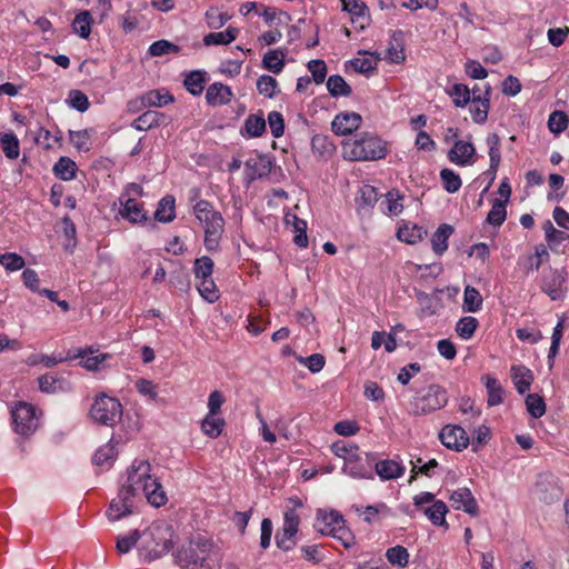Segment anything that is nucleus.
<instances>
[{"instance_id":"obj_1","label":"nucleus","mask_w":569,"mask_h":569,"mask_svg":"<svg viewBox=\"0 0 569 569\" xmlns=\"http://www.w3.org/2000/svg\"><path fill=\"white\" fill-rule=\"evenodd\" d=\"M121 486L136 500L143 496L156 508L164 506L168 501L167 493L157 476L152 472V466L148 460H133L127 469V477Z\"/></svg>"},{"instance_id":"obj_2","label":"nucleus","mask_w":569,"mask_h":569,"mask_svg":"<svg viewBox=\"0 0 569 569\" xmlns=\"http://www.w3.org/2000/svg\"><path fill=\"white\" fill-rule=\"evenodd\" d=\"M387 142L375 133L361 132L342 143L343 158L350 161H377L387 156Z\"/></svg>"},{"instance_id":"obj_3","label":"nucleus","mask_w":569,"mask_h":569,"mask_svg":"<svg viewBox=\"0 0 569 569\" xmlns=\"http://www.w3.org/2000/svg\"><path fill=\"white\" fill-rule=\"evenodd\" d=\"M212 543L202 537L182 543L173 553L174 562L181 569H210L209 558Z\"/></svg>"},{"instance_id":"obj_4","label":"nucleus","mask_w":569,"mask_h":569,"mask_svg":"<svg viewBox=\"0 0 569 569\" xmlns=\"http://www.w3.org/2000/svg\"><path fill=\"white\" fill-rule=\"evenodd\" d=\"M172 531L167 526L153 525L141 532L140 556L148 562L167 555L172 547Z\"/></svg>"},{"instance_id":"obj_5","label":"nucleus","mask_w":569,"mask_h":569,"mask_svg":"<svg viewBox=\"0 0 569 569\" xmlns=\"http://www.w3.org/2000/svg\"><path fill=\"white\" fill-rule=\"evenodd\" d=\"M196 218L204 228V247L212 252L219 248V242L224 231V220L218 211L213 210L210 202L198 201L193 207Z\"/></svg>"},{"instance_id":"obj_6","label":"nucleus","mask_w":569,"mask_h":569,"mask_svg":"<svg viewBox=\"0 0 569 569\" xmlns=\"http://www.w3.org/2000/svg\"><path fill=\"white\" fill-rule=\"evenodd\" d=\"M315 528L325 536H331L341 542L346 548L356 543L353 533L346 527V521L336 510H318Z\"/></svg>"},{"instance_id":"obj_7","label":"nucleus","mask_w":569,"mask_h":569,"mask_svg":"<svg viewBox=\"0 0 569 569\" xmlns=\"http://www.w3.org/2000/svg\"><path fill=\"white\" fill-rule=\"evenodd\" d=\"M447 402V391L438 385H430L423 393L411 400V413L415 416L429 415L443 408Z\"/></svg>"},{"instance_id":"obj_8","label":"nucleus","mask_w":569,"mask_h":569,"mask_svg":"<svg viewBox=\"0 0 569 569\" xmlns=\"http://www.w3.org/2000/svg\"><path fill=\"white\" fill-rule=\"evenodd\" d=\"M41 412L31 403L18 402L11 409L13 430L23 437L36 432L40 426Z\"/></svg>"},{"instance_id":"obj_9","label":"nucleus","mask_w":569,"mask_h":569,"mask_svg":"<svg viewBox=\"0 0 569 569\" xmlns=\"http://www.w3.org/2000/svg\"><path fill=\"white\" fill-rule=\"evenodd\" d=\"M91 418L104 426H114L121 420L122 405L117 398L101 395L96 398L91 409Z\"/></svg>"},{"instance_id":"obj_10","label":"nucleus","mask_w":569,"mask_h":569,"mask_svg":"<svg viewBox=\"0 0 569 569\" xmlns=\"http://www.w3.org/2000/svg\"><path fill=\"white\" fill-rule=\"evenodd\" d=\"M136 503L137 500L121 486L117 497L110 501L106 515L110 521H118L121 518L131 515Z\"/></svg>"},{"instance_id":"obj_11","label":"nucleus","mask_w":569,"mask_h":569,"mask_svg":"<svg viewBox=\"0 0 569 569\" xmlns=\"http://www.w3.org/2000/svg\"><path fill=\"white\" fill-rule=\"evenodd\" d=\"M439 439L445 447L456 451H461L469 445L466 430L457 425L445 426L439 433Z\"/></svg>"},{"instance_id":"obj_12","label":"nucleus","mask_w":569,"mask_h":569,"mask_svg":"<svg viewBox=\"0 0 569 569\" xmlns=\"http://www.w3.org/2000/svg\"><path fill=\"white\" fill-rule=\"evenodd\" d=\"M567 273L563 270H550L545 274L541 289L551 300L562 299L566 293Z\"/></svg>"},{"instance_id":"obj_13","label":"nucleus","mask_w":569,"mask_h":569,"mask_svg":"<svg viewBox=\"0 0 569 569\" xmlns=\"http://www.w3.org/2000/svg\"><path fill=\"white\" fill-rule=\"evenodd\" d=\"M362 123V117L353 111H345L335 116L331 130L337 136H349L357 131Z\"/></svg>"},{"instance_id":"obj_14","label":"nucleus","mask_w":569,"mask_h":569,"mask_svg":"<svg viewBox=\"0 0 569 569\" xmlns=\"http://www.w3.org/2000/svg\"><path fill=\"white\" fill-rule=\"evenodd\" d=\"M490 94L491 87L490 84L485 86L483 94H479L478 97H472L470 100V114L473 122L482 124L487 121L489 107H490Z\"/></svg>"},{"instance_id":"obj_15","label":"nucleus","mask_w":569,"mask_h":569,"mask_svg":"<svg viewBox=\"0 0 569 569\" xmlns=\"http://www.w3.org/2000/svg\"><path fill=\"white\" fill-rule=\"evenodd\" d=\"M476 150L472 143L458 140L448 152V158L452 163L467 166L475 162Z\"/></svg>"},{"instance_id":"obj_16","label":"nucleus","mask_w":569,"mask_h":569,"mask_svg":"<svg viewBox=\"0 0 569 569\" xmlns=\"http://www.w3.org/2000/svg\"><path fill=\"white\" fill-rule=\"evenodd\" d=\"M451 507L469 515L478 512V503L468 488H459L450 495Z\"/></svg>"},{"instance_id":"obj_17","label":"nucleus","mask_w":569,"mask_h":569,"mask_svg":"<svg viewBox=\"0 0 569 569\" xmlns=\"http://www.w3.org/2000/svg\"><path fill=\"white\" fill-rule=\"evenodd\" d=\"M376 473L382 481L398 479L403 476L406 467L396 459L379 460L375 463Z\"/></svg>"},{"instance_id":"obj_18","label":"nucleus","mask_w":569,"mask_h":569,"mask_svg":"<svg viewBox=\"0 0 569 569\" xmlns=\"http://www.w3.org/2000/svg\"><path fill=\"white\" fill-rule=\"evenodd\" d=\"M355 510L367 523H373L380 519L392 516L391 508H389L385 502H378L370 506H358L355 507Z\"/></svg>"},{"instance_id":"obj_19","label":"nucleus","mask_w":569,"mask_h":569,"mask_svg":"<svg viewBox=\"0 0 569 569\" xmlns=\"http://www.w3.org/2000/svg\"><path fill=\"white\" fill-rule=\"evenodd\" d=\"M510 378L515 385L516 390L523 395L529 389L533 381L532 371L523 365H513L510 368Z\"/></svg>"},{"instance_id":"obj_20","label":"nucleus","mask_w":569,"mask_h":569,"mask_svg":"<svg viewBox=\"0 0 569 569\" xmlns=\"http://www.w3.org/2000/svg\"><path fill=\"white\" fill-rule=\"evenodd\" d=\"M232 96L230 87L214 82L208 87L206 100L210 106H223L231 101Z\"/></svg>"},{"instance_id":"obj_21","label":"nucleus","mask_w":569,"mask_h":569,"mask_svg":"<svg viewBox=\"0 0 569 569\" xmlns=\"http://www.w3.org/2000/svg\"><path fill=\"white\" fill-rule=\"evenodd\" d=\"M342 471L352 478L373 479L371 466L367 463V460L361 458L360 453L358 455V458L353 459L349 463H345Z\"/></svg>"},{"instance_id":"obj_22","label":"nucleus","mask_w":569,"mask_h":569,"mask_svg":"<svg viewBox=\"0 0 569 569\" xmlns=\"http://www.w3.org/2000/svg\"><path fill=\"white\" fill-rule=\"evenodd\" d=\"M121 204L120 214L130 222L137 223L147 219L146 211L138 200L128 198L124 201L121 200Z\"/></svg>"},{"instance_id":"obj_23","label":"nucleus","mask_w":569,"mask_h":569,"mask_svg":"<svg viewBox=\"0 0 569 569\" xmlns=\"http://www.w3.org/2000/svg\"><path fill=\"white\" fill-rule=\"evenodd\" d=\"M378 201V192L375 187L363 184L356 196L357 210L359 212H369Z\"/></svg>"},{"instance_id":"obj_24","label":"nucleus","mask_w":569,"mask_h":569,"mask_svg":"<svg viewBox=\"0 0 569 569\" xmlns=\"http://www.w3.org/2000/svg\"><path fill=\"white\" fill-rule=\"evenodd\" d=\"M342 8L345 11L350 13L351 21L353 23H359L360 29H363L367 21V6L361 0H341Z\"/></svg>"},{"instance_id":"obj_25","label":"nucleus","mask_w":569,"mask_h":569,"mask_svg":"<svg viewBox=\"0 0 569 569\" xmlns=\"http://www.w3.org/2000/svg\"><path fill=\"white\" fill-rule=\"evenodd\" d=\"M239 34V29L229 26L224 31L210 32L203 37V44L210 46H227L234 41Z\"/></svg>"},{"instance_id":"obj_26","label":"nucleus","mask_w":569,"mask_h":569,"mask_svg":"<svg viewBox=\"0 0 569 569\" xmlns=\"http://www.w3.org/2000/svg\"><path fill=\"white\" fill-rule=\"evenodd\" d=\"M226 421L220 415H206L201 421V431L211 439H217L223 431Z\"/></svg>"},{"instance_id":"obj_27","label":"nucleus","mask_w":569,"mask_h":569,"mask_svg":"<svg viewBox=\"0 0 569 569\" xmlns=\"http://www.w3.org/2000/svg\"><path fill=\"white\" fill-rule=\"evenodd\" d=\"M485 386L487 389L488 399L487 402L490 407L498 406L503 401L505 390L499 380L492 376H485Z\"/></svg>"},{"instance_id":"obj_28","label":"nucleus","mask_w":569,"mask_h":569,"mask_svg":"<svg viewBox=\"0 0 569 569\" xmlns=\"http://www.w3.org/2000/svg\"><path fill=\"white\" fill-rule=\"evenodd\" d=\"M448 512V508L446 503L441 500H437L430 506L423 508V513L431 521L433 526L438 527H448L446 521V515Z\"/></svg>"},{"instance_id":"obj_29","label":"nucleus","mask_w":569,"mask_h":569,"mask_svg":"<svg viewBox=\"0 0 569 569\" xmlns=\"http://www.w3.org/2000/svg\"><path fill=\"white\" fill-rule=\"evenodd\" d=\"M487 146L489 148L488 154L490 158V167L487 170L489 176L495 177L497 174V169L500 163V139L498 134L490 133L486 139Z\"/></svg>"},{"instance_id":"obj_30","label":"nucleus","mask_w":569,"mask_h":569,"mask_svg":"<svg viewBox=\"0 0 569 569\" xmlns=\"http://www.w3.org/2000/svg\"><path fill=\"white\" fill-rule=\"evenodd\" d=\"M93 20L92 14L88 10L80 11L72 21V30L82 39H88L91 33Z\"/></svg>"},{"instance_id":"obj_31","label":"nucleus","mask_w":569,"mask_h":569,"mask_svg":"<svg viewBox=\"0 0 569 569\" xmlns=\"http://www.w3.org/2000/svg\"><path fill=\"white\" fill-rule=\"evenodd\" d=\"M331 451L339 458L345 460V463H349L353 459L358 458L360 453L359 447L347 440H338L331 445Z\"/></svg>"},{"instance_id":"obj_32","label":"nucleus","mask_w":569,"mask_h":569,"mask_svg":"<svg viewBox=\"0 0 569 569\" xmlns=\"http://www.w3.org/2000/svg\"><path fill=\"white\" fill-rule=\"evenodd\" d=\"M453 228L449 224H441L432 234L431 244L432 250L438 256H441L448 249V239L452 234Z\"/></svg>"},{"instance_id":"obj_33","label":"nucleus","mask_w":569,"mask_h":569,"mask_svg":"<svg viewBox=\"0 0 569 569\" xmlns=\"http://www.w3.org/2000/svg\"><path fill=\"white\" fill-rule=\"evenodd\" d=\"M286 222L288 224L293 226V230L296 232V236L293 238L295 243L300 248H307L308 247V237H307V222L300 218H298L293 213H287L286 214Z\"/></svg>"},{"instance_id":"obj_34","label":"nucleus","mask_w":569,"mask_h":569,"mask_svg":"<svg viewBox=\"0 0 569 569\" xmlns=\"http://www.w3.org/2000/svg\"><path fill=\"white\" fill-rule=\"evenodd\" d=\"M385 206L382 211L389 216H398L403 210V194L398 190H390L386 193L385 200L381 203Z\"/></svg>"},{"instance_id":"obj_35","label":"nucleus","mask_w":569,"mask_h":569,"mask_svg":"<svg viewBox=\"0 0 569 569\" xmlns=\"http://www.w3.org/2000/svg\"><path fill=\"white\" fill-rule=\"evenodd\" d=\"M116 445L111 439L108 443L101 446L94 453L93 463L100 467L109 468L116 459Z\"/></svg>"},{"instance_id":"obj_36","label":"nucleus","mask_w":569,"mask_h":569,"mask_svg":"<svg viewBox=\"0 0 569 569\" xmlns=\"http://www.w3.org/2000/svg\"><path fill=\"white\" fill-rule=\"evenodd\" d=\"M0 147L8 159H17L20 154L19 139L13 132H0Z\"/></svg>"},{"instance_id":"obj_37","label":"nucleus","mask_w":569,"mask_h":569,"mask_svg":"<svg viewBox=\"0 0 569 569\" xmlns=\"http://www.w3.org/2000/svg\"><path fill=\"white\" fill-rule=\"evenodd\" d=\"M483 299L479 290L471 286H466L463 290L462 309L465 312H477L482 308Z\"/></svg>"},{"instance_id":"obj_38","label":"nucleus","mask_w":569,"mask_h":569,"mask_svg":"<svg viewBox=\"0 0 569 569\" xmlns=\"http://www.w3.org/2000/svg\"><path fill=\"white\" fill-rule=\"evenodd\" d=\"M163 114L149 110L139 116L133 122L132 127L138 131H146L156 126H159L162 122Z\"/></svg>"},{"instance_id":"obj_39","label":"nucleus","mask_w":569,"mask_h":569,"mask_svg":"<svg viewBox=\"0 0 569 569\" xmlns=\"http://www.w3.org/2000/svg\"><path fill=\"white\" fill-rule=\"evenodd\" d=\"M447 94L452 99V102L458 108L466 107L471 100V91L463 83H455L446 89Z\"/></svg>"},{"instance_id":"obj_40","label":"nucleus","mask_w":569,"mask_h":569,"mask_svg":"<svg viewBox=\"0 0 569 569\" xmlns=\"http://www.w3.org/2000/svg\"><path fill=\"white\" fill-rule=\"evenodd\" d=\"M423 234H426V231L422 227L417 224L409 226L405 223L400 226L397 231V238L409 244H415L420 241Z\"/></svg>"},{"instance_id":"obj_41","label":"nucleus","mask_w":569,"mask_h":569,"mask_svg":"<svg viewBox=\"0 0 569 569\" xmlns=\"http://www.w3.org/2000/svg\"><path fill=\"white\" fill-rule=\"evenodd\" d=\"M266 130V120L262 116L250 114L242 129V134L249 138L260 137Z\"/></svg>"},{"instance_id":"obj_42","label":"nucleus","mask_w":569,"mask_h":569,"mask_svg":"<svg viewBox=\"0 0 569 569\" xmlns=\"http://www.w3.org/2000/svg\"><path fill=\"white\" fill-rule=\"evenodd\" d=\"M262 67L272 73H280L284 67V54L280 50L268 51L262 59Z\"/></svg>"},{"instance_id":"obj_43","label":"nucleus","mask_w":569,"mask_h":569,"mask_svg":"<svg viewBox=\"0 0 569 569\" xmlns=\"http://www.w3.org/2000/svg\"><path fill=\"white\" fill-rule=\"evenodd\" d=\"M204 83L206 72L199 70L190 72L183 81L186 89L193 96H199L202 93Z\"/></svg>"},{"instance_id":"obj_44","label":"nucleus","mask_w":569,"mask_h":569,"mask_svg":"<svg viewBox=\"0 0 569 569\" xmlns=\"http://www.w3.org/2000/svg\"><path fill=\"white\" fill-rule=\"evenodd\" d=\"M542 230L545 232V239L551 248L557 247L569 239V234L556 229L550 220H546L543 222Z\"/></svg>"},{"instance_id":"obj_45","label":"nucleus","mask_w":569,"mask_h":569,"mask_svg":"<svg viewBox=\"0 0 569 569\" xmlns=\"http://www.w3.org/2000/svg\"><path fill=\"white\" fill-rule=\"evenodd\" d=\"M72 358H81V365L88 370H99L102 367L104 360H107L110 356L107 353H98L93 355L92 352L88 353L87 351H80L78 355L71 356Z\"/></svg>"},{"instance_id":"obj_46","label":"nucleus","mask_w":569,"mask_h":569,"mask_svg":"<svg viewBox=\"0 0 569 569\" xmlns=\"http://www.w3.org/2000/svg\"><path fill=\"white\" fill-rule=\"evenodd\" d=\"M158 221L170 222L174 218V199L170 196L162 198L154 212Z\"/></svg>"},{"instance_id":"obj_47","label":"nucleus","mask_w":569,"mask_h":569,"mask_svg":"<svg viewBox=\"0 0 569 569\" xmlns=\"http://www.w3.org/2000/svg\"><path fill=\"white\" fill-rule=\"evenodd\" d=\"M213 267V260L207 256L196 259L193 264L196 281L212 278Z\"/></svg>"},{"instance_id":"obj_48","label":"nucleus","mask_w":569,"mask_h":569,"mask_svg":"<svg viewBox=\"0 0 569 569\" xmlns=\"http://www.w3.org/2000/svg\"><path fill=\"white\" fill-rule=\"evenodd\" d=\"M478 326H479V322L475 317L466 316V317H462L457 322L456 332L460 338L468 340L475 335Z\"/></svg>"},{"instance_id":"obj_49","label":"nucleus","mask_w":569,"mask_h":569,"mask_svg":"<svg viewBox=\"0 0 569 569\" xmlns=\"http://www.w3.org/2000/svg\"><path fill=\"white\" fill-rule=\"evenodd\" d=\"M196 286L206 301L212 303L219 299V290L212 278L198 280Z\"/></svg>"},{"instance_id":"obj_50","label":"nucleus","mask_w":569,"mask_h":569,"mask_svg":"<svg viewBox=\"0 0 569 569\" xmlns=\"http://www.w3.org/2000/svg\"><path fill=\"white\" fill-rule=\"evenodd\" d=\"M173 101V97L168 92L151 90L142 97V104L146 107H162Z\"/></svg>"},{"instance_id":"obj_51","label":"nucleus","mask_w":569,"mask_h":569,"mask_svg":"<svg viewBox=\"0 0 569 569\" xmlns=\"http://www.w3.org/2000/svg\"><path fill=\"white\" fill-rule=\"evenodd\" d=\"M327 89L332 97H347L351 93V88L349 84L341 76L338 74L329 77L327 81Z\"/></svg>"},{"instance_id":"obj_52","label":"nucleus","mask_w":569,"mask_h":569,"mask_svg":"<svg viewBox=\"0 0 569 569\" xmlns=\"http://www.w3.org/2000/svg\"><path fill=\"white\" fill-rule=\"evenodd\" d=\"M228 13L221 12L218 8L211 7L207 10L204 19L210 29H220L230 20Z\"/></svg>"},{"instance_id":"obj_53","label":"nucleus","mask_w":569,"mask_h":569,"mask_svg":"<svg viewBox=\"0 0 569 569\" xmlns=\"http://www.w3.org/2000/svg\"><path fill=\"white\" fill-rule=\"evenodd\" d=\"M179 51L180 48L177 44L163 39L154 41L148 49V53L151 57H161L164 54L178 53Z\"/></svg>"},{"instance_id":"obj_54","label":"nucleus","mask_w":569,"mask_h":569,"mask_svg":"<svg viewBox=\"0 0 569 569\" xmlns=\"http://www.w3.org/2000/svg\"><path fill=\"white\" fill-rule=\"evenodd\" d=\"M139 540L141 541V533L136 529L128 535L119 536L117 538L116 548L118 552L127 553L138 543Z\"/></svg>"},{"instance_id":"obj_55","label":"nucleus","mask_w":569,"mask_h":569,"mask_svg":"<svg viewBox=\"0 0 569 569\" xmlns=\"http://www.w3.org/2000/svg\"><path fill=\"white\" fill-rule=\"evenodd\" d=\"M257 90L267 98H273L278 91V82L271 76H260L257 80Z\"/></svg>"},{"instance_id":"obj_56","label":"nucleus","mask_w":569,"mask_h":569,"mask_svg":"<svg viewBox=\"0 0 569 569\" xmlns=\"http://www.w3.org/2000/svg\"><path fill=\"white\" fill-rule=\"evenodd\" d=\"M386 557L391 565L400 568L406 567L409 561V553L402 546L389 548L386 552Z\"/></svg>"},{"instance_id":"obj_57","label":"nucleus","mask_w":569,"mask_h":569,"mask_svg":"<svg viewBox=\"0 0 569 569\" xmlns=\"http://www.w3.org/2000/svg\"><path fill=\"white\" fill-rule=\"evenodd\" d=\"M53 172L56 176H60L61 178H74L77 172V164L72 159L68 157H61L54 164Z\"/></svg>"},{"instance_id":"obj_58","label":"nucleus","mask_w":569,"mask_h":569,"mask_svg":"<svg viewBox=\"0 0 569 569\" xmlns=\"http://www.w3.org/2000/svg\"><path fill=\"white\" fill-rule=\"evenodd\" d=\"M526 407L533 418H540L546 412V405L542 397L537 393H529L526 397Z\"/></svg>"},{"instance_id":"obj_59","label":"nucleus","mask_w":569,"mask_h":569,"mask_svg":"<svg viewBox=\"0 0 569 569\" xmlns=\"http://www.w3.org/2000/svg\"><path fill=\"white\" fill-rule=\"evenodd\" d=\"M569 120L563 111H553L548 119V128L551 132L558 134L563 132L568 127Z\"/></svg>"},{"instance_id":"obj_60","label":"nucleus","mask_w":569,"mask_h":569,"mask_svg":"<svg viewBox=\"0 0 569 569\" xmlns=\"http://www.w3.org/2000/svg\"><path fill=\"white\" fill-rule=\"evenodd\" d=\"M0 264L7 271H18L24 267V259L14 252H6L0 254Z\"/></svg>"},{"instance_id":"obj_61","label":"nucleus","mask_w":569,"mask_h":569,"mask_svg":"<svg viewBox=\"0 0 569 569\" xmlns=\"http://www.w3.org/2000/svg\"><path fill=\"white\" fill-rule=\"evenodd\" d=\"M70 142L79 151H88L90 149V131L77 130L70 131Z\"/></svg>"},{"instance_id":"obj_62","label":"nucleus","mask_w":569,"mask_h":569,"mask_svg":"<svg viewBox=\"0 0 569 569\" xmlns=\"http://www.w3.org/2000/svg\"><path fill=\"white\" fill-rule=\"evenodd\" d=\"M67 102L69 106L80 112H84L89 109L88 97L80 90H71L68 94Z\"/></svg>"},{"instance_id":"obj_63","label":"nucleus","mask_w":569,"mask_h":569,"mask_svg":"<svg viewBox=\"0 0 569 569\" xmlns=\"http://www.w3.org/2000/svg\"><path fill=\"white\" fill-rule=\"evenodd\" d=\"M507 217L506 204L493 201L491 210L488 212L487 222L492 226H501Z\"/></svg>"},{"instance_id":"obj_64","label":"nucleus","mask_w":569,"mask_h":569,"mask_svg":"<svg viewBox=\"0 0 569 569\" xmlns=\"http://www.w3.org/2000/svg\"><path fill=\"white\" fill-rule=\"evenodd\" d=\"M134 387L140 395L154 400L158 397V386L151 380L140 378L134 382Z\"/></svg>"}]
</instances>
